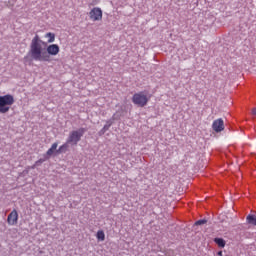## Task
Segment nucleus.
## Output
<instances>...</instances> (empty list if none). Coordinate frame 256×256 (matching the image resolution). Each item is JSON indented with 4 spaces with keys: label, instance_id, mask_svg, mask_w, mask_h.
<instances>
[{
    "label": "nucleus",
    "instance_id": "7",
    "mask_svg": "<svg viewBox=\"0 0 256 256\" xmlns=\"http://www.w3.org/2000/svg\"><path fill=\"white\" fill-rule=\"evenodd\" d=\"M19 221V213L14 209L10 212V214L7 217V223L8 225H17Z\"/></svg>",
    "mask_w": 256,
    "mask_h": 256
},
{
    "label": "nucleus",
    "instance_id": "5",
    "mask_svg": "<svg viewBox=\"0 0 256 256\" xmlns=\"http://www.w3.org/2000/svg\"><path fill=\"white\" fill-rule=\"evenodd\" d=\"M91 21H103V10L99 7H94L89 12Z\"/></svg>",
    "mask_w": 256,
    "mask_h": 256
},
{
    "label": "nucleus",
    "instance_id": "13",
    "mask_svg": "<svg viewBox=\"0 0 256 256\" xmlns=\"http://www.w3.org/2000/svg\"><path fill=\"white\" fill-rule=\"evenodd\" d=\"M98 241H103L105 239V232L103 230H99L96 234Z\"/></svg>",
    "mask_w": 256,
    "mask_h": 256
},
{
    "label": "nucleus",
    "instance_id": "1",
    "mask_svg": "<svg viewBox=\"0 0 256 256\" xmlns=\"http://www.w3.org/2000/svg\"><path fill=\"white\" fill-rule=\"evenodd\" d=\"M42 43L43 41L39 38V35H36L31 41L29 54L34 61L49 63L51 61V56L55 57L56 55H59V51L61 50L59 45L50 44L45 51Z\"/></svg>",
    "mask_w": 256,
    "mask_h": 256
},
{
    "label": "nucleus",
    "instance_id": "17",
    "mask_svg": "<svg viewBox=\"0 0 256 256\" xmlns=\"http://www.w3.org/2000/svg\"><path fill=\"white\" fill-rule=\"evenodd\" d=\"M218 255H219V256H223V251H219V252H218Z\"/></svg>",
    "mask_w": 256,
    "mask_h": 256
},
{
    "label": "nucleus",
    "instance_id": "6",
    "mask_svg": "<svg viewBox=\"0 0 256 256\" xmlns=\"http://www.w3.org/2000/svg\"><path fill=\"white\" fill-rule=\"evenodd\" d=\"M212 129L213 131H215V133H221V131H224L225 122L223 121V119L219 118L214 120V122L212 123Z\"/></svg>",
    "mask_w": 256,
    "mask_h": 256
},
{
    "label": "nucleus",
    "instance_id": "2",
    "mask_svg": "<svg viewBox=\"0 0 256 256\" xmlns=\"http://www.w3.org/2000/svg\"><path fill=\"white\" fill-rule=\"evenodd\" d=\"M15 103V98L11 94H6L4 96H0V113L5 114L9 113V109H11V105Z\"/></svg>",
    "mask_w": 256,
    "mask_h": 256
},
{
    "label": "nucleus",
    "instance_id": "16",
    "mask_svg": "<svg viewBox=\"0 0 256 256\" xmlns=\"http://www.w3.org/2000/svg\"><path fill=\"white\" fill-rule=\"evenodd\" d=\"M252 114H253V115H256V108H253Z\"/></svg>",
    "mask_w": 256,
    "mask_h": 256
},
{
    "label": "nucleus",
    "instance_id": "15",
    "mask_svg": "<svg viewBox=\"0 0 256 256\" xmlns=\"http://www.w3.org/2000/svg\"><path fill=\"white\" fill-rule=\"evenodd\" d=\"M205 223H207L206 219H201L195 222V225H205Z\"/></svg>",
    "mask_w": 256,
    "mask_h": 256
},
{
    "label": "nucleus",
    "instance_id": "14",
    "mask_svg": "<svg viewBox=\"0 0 256 256\" xmlns=\"http://www.w3.org/2000/svg\"><path fill=\"white\" fill-rule=\"evenodd\" d=\"M111 127V123L104 125V127L100 130V135H104L106 131H109V128Z\"/></svg>",
    "mask_w": 256,
    "mask_h": 256
},
{
    "label": "nucleus",
    "instance_id": "4",
    "mask_svg": "<svg viewBox=\"0 0 256 256\" xmlns=\"http://www.w3.org/2000/svg\"><path fill=\"white\" fill-rule=\"evenodd\" d=\"M85 134V128H80L79 130L72 131L69 134L67 143L69 145H77L81 141V137Z\"/></svg>",
    "mask_w": 256,
    "mask_h": 256
},
{
    "label": "nucleus",
    "instance_id": "12",
    "mask_svg": "<svg viewBox=\"0 0 256 256\" xmlns=\"http://www.w3.org/2000/svg\"><path fill=\"white\" fill-rule=\"evenodd\" d=\"M67 149H69V143H65L59 147V149L56 151V153H66Z\"/></svg>",
    "mask_w": 256,
    "mask_h": 256
},
{
    "label": "nucleus",
    "instance_id": "8",
    "mask_svg": "<svg viewBox=\"0 0 256 256\" xmlns=\"http://www.w3.org/2000/svg\"><path fill=\"white\" fill-rule=\"evenodd\" d=\"M57 147H59V143L54 142L46 152L47 157H53V155H59V153H57Z\"/></svg>",
    "mask_w": 256,
    "mask_h": 256
},
{
    "label": "nucleus",
    "instance_id": "10",
    "mask_svg": "<svg viewBox=\"0 0 256 256\" xmlns=\"http://www.w3.org/2000/svg\"><path fill=\"white\" fill-rule=\"evenodd\" d=\"M246 221L249 225H255L256 226V216L253 215V214H249L247 217H246Z\"/></svg>",
    "mask_w": 256,
    "mask_h": 256
},
{
    "label": "nucleus",
    "instance_id": "3",
    "mask_svg": "<svg viewBox=\"0 0 256 256\" xmlns=\"http://www.w3.org/2000/svg\"><path fill=\"white\" fill-rule=\"evenodd\" d=\"M151 96H148L144 91L137 92L132 97V103L138 107H145L149 103Z\"/></svg>",
    "mask_w": 256,
    "mask_h": 256
},
{
    "label": "nucleus",
    "instance_id": "9",
    "mask_svg": "<svg viewBox=\"0 0 256 256\" xmlns=\"http://www.w3.org/2000/svg\"><path fill=\"white\" fill-rule=\"evenodd\" d=\"M45 39L47 40V43H55V33L53 32H48L45 34Z\"/></svg>",
    "mask_w": 256,
    "mask_h": 256
},
{
    "label": "nucleus",
    "instance_id": "11",
    "mask_svg": "<svg viewBox=\"0 0 256 256\" xmlns=\"http://www.w3.org/2000/svg\"><path fill=\"white\" fill-rule=\"evenodd\" d=\"M214 243H216V245H218V247H220L221 249H223V247H225L226 245V242L223 238H215Z\"/></svg>",
    "mask_w": 256,
    "mask_h": 256
}]
</instances>
